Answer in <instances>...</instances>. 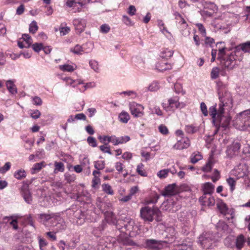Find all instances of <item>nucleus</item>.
<instances>
[{"instance_id":"45","label":"nucleus","mask_w":250,"mask_h":250,"mask_svg":"<svg viewBox=\"0 0 250 250\" xmlns=\"http://www.w3.org/2000/svg\"><path fill=\"white\" fill-rule=\"evenodd\" d=\"M94 167L97 170H101L104 168L105 163L103 161H97L94 162Z\"/></svg>"},{"instance_id":"41","label":"nucleus","mask_w":250,"mask_h":250,"mask_svg":"<svg viewBox=\"0 0 250 250\" xmlns=\"http://www.w3.org/2000/svg\"><path fill=\"white\" fill-rule=\"evenodd\" d=\"M22 39H23V42L26 44V46H30L32 43V40L28 34H23L22 35Z\"/></svg>"},{"instance_id":"6","label":"nucleus","mask_w":250,"mask_h":250,"mask_svg":"<svg viewBox=\"0 0 250 250\" xmlns=\"http://www.w3.org/2000/svg\"><path fill=\"white\" fill-rule=\"evenodd\" d=\"M93 45L89 43H86L81 46L79 44L76 45L74 47L70 48V52L77 55H82L84 53H88L90 52L92 49Z\"/></svg>"},{"instance_id":"34","label":"nucleus","mask_w":250,"mask_h":250,"mask_svg":"<svg viewBox=\"0 0 250 250\" xmlns=\"http://www.w3.org/2000/svg\"><path fill=\"white\" fill-rule=\"evenodd\" d=\"M65 80L67 85H71L74 87L77 85L83 83L82 81L81 80H73L70 78H66Z\"/></svg>"},{"instance_id":"33","label":"nucleus","mask_w":250,"mask_h":250,"mask_svg":"<svg viewBox=\"0 0 250 250\" xmlns=\"http://www.w3.org/2000/svg\"><path fill=\"white\" fill-rule=\"evenodd\" d=\"M175 18L178 21L179 23L181 24L183 26L182 28H185L188 26V24L187 23L186 21L180 14L179 13H176Z\"/></svg>"},{"instance_id":"4","label":"nucleus","mask_w":250,"mask_h":250,"mask_svg":"<svg viewBox=\"0 0 250 250\" xmlns=\"http://www.w3.org/2000/svg\"><path fill=\"white\" fill-rule=\"evenodd\" d=\"M238 120L243 124V129L250 130V109L240 113L238 117L237 122Z\"/></svg>"},{"instance_id":"58","label":"nucleus","mask_w":250,"mask_h":250,"mask_svg":"<svg viewBox=\"0 0 250 250\" xmlns=\"http://www.w3.org/2000/svg\"><path fill=\"white\" fill-rule=\"evenodd\" d=\"M217 227L218 229H222V230L225 231L228 229V226L225 222L220 221L217 224Z\"/></svg>"},{"instance_id":"36","label":"nucleus","mask_w":250,"mask_h":250,"mask_svg":"<svg viewBox=\"0 0 250 250\" xmlns=\"http://www.w3.org/2000/svg\"><path fill=\"white\" fill-rule=\"evenodd\" d=\"M56 220H57V229L59 230L65 229L66 228V224L63 219L58 215Z\"/></svg>"},{"instance_id":"22","label":"nucleus","mask_w":250,"mask_h":250,"mask_svg":"<svg viewBox=\"0 0 250 250\" xmlns=\"http://www.w3.org/2000/svg\"><path fill=\"white\" fill-rule=\"evenodd\" d=\"M175 184L167 186L165 188L164 191L162 193V195L164 196H169L174 195L175 192Z\"/></svg>"},{"instance_id":"26","label":"nucleus","mask_w":250,"mask_h":250,"mask_svg":"<svg viewBox=\"0 0 250 250\" xmlns=\"http://www.w3.org/2000/svg\"><path fill=\"white\" fill-rule=\"evenodd\" d=\"M6 86L9 92L12 94H15L17 93V89L13 81L8 80L6 81Z\"/></svg>"},{"instance_id":"54","label":"nucleus","mask_w":250,"mask_h":250,"mask_svg":"<svg viewBox=\"0 0 250 250\" xmlns=\"http://www.w3.org/2000/svg\"><path fill=\"white\" fill-rule=\"evenodd\" d=\"M11 167L10 163L7 162L5 164V165L0 168V173H4L7 170H8Z\"/></svg>"},{"instance_id":"44","label":"nucleus","mask_w":250,"mask_h":250,"mask_svg":"<svg viewBox=\"0 0 250 250\" xmlns=\"http://www.w3.org/2000/svg\"><path fill=\"white\" fill-rule=\"evenodd\" d=\"M38 29L37 23L35 21H33L29 25V32L31 33L34 34Z\"/></svg>"},{"instance_id":"19","label":"nucleus","mask_w":250,"mask_h":250,"mask_svg":"<svg viewBox=\"0 0 250 250\" xmlns=\"http://www.w3.org/2000/svg\"><path fill=\"white\" fill-rule=\"evenodd\" d=\"M156 67L159 71L163 72L171 69L172 68V64L164 61L157 63Z\"/></svg>"},{"instance_id":"10","label":"nucleus","mask_w":250,"mask_h":250,"mask_svg":"<svg viewBox=\"0 0 250 250\" xmlns=\"http://www.w3.org/2000/svg\"><path fill=\"white\" fill-rule=\"evenodd\" d=\"M21 193L24 201L27 204H31L32 201V195L29 191V185L26 183L23 182L21 188Z\"/></svg>"},{"instance_id":"56","label":"nucleus","mask_w":250,"mask_h":250,"mask_svg":"<svg viewBox=\"0 0 250 250\" xmlns=\"http://www.w3.org/2000/svg\"><path fill=\"white\" fill-rule=\"evenodd\" d=\"M87 142L89 145L92 147H96L97 146L96 141L93 137H88L87 139Z\"/></svg>"},{"instance_id":"12","label":"nucleus","mask_w":250,"mask_h":250,"mask_svg":"<svg viewBox=\"0 0 250 250\" xmlns=\"http://www.w3.org/2000/svg\"><path fill=\"white\" fill-rule=\"evenodd\" d=\"M240 148V144L239 143H233L227 147L226 154L228 157L232 158L237 155Z\"/></svg>"},{"instance_id":"13","label":"nucleus","mask_w":250,"mask_h":250,"mask_svg":"<svg viewBox=\"0 0 250 250\" xmlns=\"http://www.w3.org/2000/svg\"><path fill=\"white\" fill-rule=\"evenodd\" d=\"M58 215L56 214H41L40 215L41 222L46 227H50V223H49L50 220H56Z\"/></svg>"},{"instance_id":"35","label":"nucleus","mask_w":250,"mask_h":250,"mask_svg":"<svg viewBox=\"0 0 250 250\" xmlns=\"http://www.w3.org/2000/svg\"><path fill=\"white\" fill-rule=\"evenodd\" d=\"M44 167L43 163H36L35 165H34L33 167H32L31 169V173L32 174H35L37 172H39L41 169Z\"/></svg>"},{"instance_id":"15","label":"nucleus","mask_w":250,"mask_h":250,"mask_svg":"<svg viewBox=\"0 0 250 250\" xmlns=\"http://www.w3.org/2000/svg\"><path fill=\"white\" fill-rule=\"evenodd\" d=\"M190 145V141L188 138L183 137L178 140L177 142L173 146V147L175 149H183L188 147Z\"/></svg>"},{"instance_id":"57","label":"nucleus","mask_w":250,"mask_h":250,"mask_svg":"<svg viewBox=\"0 0 250 250\" xmlns=\"http://www.w3.org/2000/svg\"><path fill=\"white\" fill-rule=\"evenodd\" d=\"M158 128L159 131L164 135L167 134L168 133V129L165 125H159Z\"/></svg>"},{"instance_id":"3","label":"nucleus","mask_w":250,"mask_h":250,"mask_svg":"<svg viewBox=\"0 0 250 250\" xmlns=\"http://www.w3.org/2000/svg\"><path fill=\"white\" fill-rule=\"evenodd\" d=\"M161 213L160 211L157 208H150L148 207H145L141 208L140 210L141 217L145 221L152 222L153 220V216H157V220L160 221L159 216Z\"/></svg>"},{"instance_id":"48","label":"nucleus","mask_w":250,"mask_h":250,"mask_svg":"<svg viewBox=\"0 0 250 250\" xmlns=\"http://www.w3.org/2000/svg\"><path fill=\"white\" fill-rule=\"evenodd\" d=\"M181 246H182V249L184 250H192V242H187V240L180 244Z\"/></svg>"},{"instance_id":"38","label":"nucleus","mask_w":250,"mask_h":250,"mask_svg":"<svg viewBox=\"0 0 250 250\" xmlns=\"http://www.w3.org/2000/svg\"><path fill=\"white\" fill-rule=\"evenodd\" d=\"M102 188L103 191L108 194L113 195L114 194V191L112 189L111 187L107 184H104L102 185Z\"/></svg>"},{"instance_id":"23","label":"nucleus","mask_w":250,"mask_h":250,"mask_svg":"<svg viewBox=\"0 0 250 250\" xmlns=\"http://www.w3.org/2000/svg\"><path fill=\"white\" fill-rule=\"evenodd\" d=\"M240 50H242L244 52H250V42H247L237 46L235 48V51H236L237 53H238Z\"/></svg>"},{"instance_id":"21","label":"nucleus","mask_w":250,"mask_h":250,"mask_svg":"<svg viewBox=\"0 0 250 250\" xmlns=\"http://www.w3.org/2000/svg\"><path fill=\"white\" fill-rule=\"evenodd\" d=\"M125 234H121L119 237L118 241L124 245L133 246L135 245L133 242Z\"/></svg>"},{"instance_id":"55","label":"nucleus","mask_w":250,"mask_h":250,"mask_svg":"<svg viewBox=\"0 0 250 250\" xmlns=\"http://www.w3.org/2000/svg\"><path fill=\"white\" fill-rule=\"evenodd\" d=\"M110 29L109 26L106 24H104L100 27V31L103 33H108Z\"/></svg>"},{"instance_id":"11","label":"nucleus","mask_w":250,"mask_h":250,"mask_svg":"<svg viewBox=\"0 0 250 250\" xmlns=\"http://www.w3.org/2000/svg\"><path fill=\"white\" fill-rule=\"evenodd\" d=\"M163 242L155 239H146L145 242L146 247L151 250H159L163 248Z\"/></svg>"},{"instance_id":"32","label":"nucleus","mask_w":250,"mask_h":250,"mask_svg":"<svg viewBox=\"0 0 250 250\" xmlns=\"http://www.w3.org/2000/svg\"><path fill=\"white\" fill-rule=\"evenodd\" d=\"M213 160L212 158H210L206 165L202 167V170L206 172L210 171L213 167Z\"/></svg>"},{"instance_id":"8","label":"nucleus","mask_w":250,"mask_h":250,"mask_svg":"<svg viewBox=\"0 0 250 250\" xmlns=\"http://www.w3.org/2000/svg\"><path fill=\"white\" fill-rule=\"evenodd\" d=\"M129 109L132 115L134 117H141L144 115V107L135 102H131L129 104Z\"/></svg>"},{"instance_id":"29","label":"nucleus","mask_w":250,"mask_h":250,"mask_svg":"<svg viewBox=\"0 0 250 250\" xmlns=\"http://www.w3.org/2000/svg\"><path fill=\"white\" fill-rule=\"evenodd\" d=\"M246 242L244 237L242 235H239L236 239V248L240 250Z\"/></svg>"},{"instance_id":"7","label":"nucleus","mask_w":250,"mask_h":250,"mask_svg":"<svg viewBox=\"0 0 250 250\" xmlns=\"http://www.w3.org/2000/svg\"><path fill=\"white\" fill-rule=\"evenodd\" d=\"M236 51H233L222 62L224 66L229 69H232L236 64Z\"/></svg>"},{"instance_id":"42","label":"nucleus","mask_w":250,"mask_h":250,"mask_svg":"<svg viewBox=\"0 0 250 250\" xmlns=\"http://www.w3.org/2000/svg\"><path fill=\"white\" fill-rule=\"evenodd\" d=\"M55 168L54 169V172L57 173L58 171L63 172L64 170V165L62 162L55 163Z\"/></svg>"},{"instance_id":"24","label":"nucleus","mask_w":250,"mask_h":250,"mask_svg":"<svg viewBox=\"0 0 250 250\" xmlns=\"http://www.w3.org/2000/svg\"><path fill=\"white\" fill-rule=\"evenodd\" d=\"M217 207L222 214L225 215L228 213V208L222 200H220L217 202Z\"/></svg>"},{"instance_id":"52","label":"nucleus","mask_w":250,"mask_h":250,"mask_svg":"<svg viewBox=\"0 0 250 250\" xmlns=\"http://www.w3.org/2000/svg\"><path fill=\"white\" fill-rule=\"evenodd\" d=\"M33 49L37 52H39L43 48V45L41 43H35L32 45Z\"/></svg>"},{"instance_id":"49","label":"nucleus","mask_w":250,"mask_h":250,"mask_svg":"<svg viewBox=\"0 0 250 250\" xmlns=\"http://www.w3.org/2000/svg\"><path fill=\"white\" fill-rule=\"evenodd\" d=\"M219 69L218 67L213 68L210 73L211 78L212 79H216L219 76Z\"/></svg>"},{"instance_id":"64","label":"nucleus","mask_w":250,"mask_h":250,"mask_svg":"<svg viewBox=\"0 0 250 250\" xmlns=\"http://www.w3.org/2000/svg\"><path fill=\"white\" fill-rule=\"evenodd\" d=\"M123 21L124 23L127 25L129 26L133 25L132 22L131 21V20L127 16H123Z\"/></svg>"},{"instance_id":"40","label":"nucleus","mask_w":250,"mask_h":250,"mask_svg":"<svg viewBox=\"0 0 250 250\" xmlns=\"http://www.w3.org/2000/svg\"><path fill=\"white\" fill-rule=\"evenodd\" d=\"M144 165L142 163L139 164L137 167V172L138 174L142 176H146L147 174L144 169Z\"/></svg>"},{"instance_id":"62","label":"nucleus","mask_w":250,"mask_h":250,"mask_svg":"<svg viewBox=\"0 0 250 250\" xmlns=\"http://www.w3.org/2000/svg\"><path fill=\"white\" fill-rule=\"evenodd\" d=\"M89 64L91 68L95 71L99 70L98 62L95 61H91L89 62Z\"/></svg>"},{"instance_id":"59","label":"nucleus","mask_w":250,"mask_h":250,"mask_svg":"<svg viewBox=\"0 0 250 250\" xmlns=\"http://www.w3.org/2000/svg\"><path fill=\"white\" fill-rule=\"evenodd\" d=\"M201 110L202 111V113L204 114L205 116H207L208 115V111L207 110V107L206 104L202 102L201 103L200 105Z\"/></svg>"},{"instance_id":"17","label":"nucleus","mask_w":250,"mask_h":250,"mask_svg":"<svg viewBox=\"0 0 250 250\" xmlns=\"http://www.w3.org/2000/svg\"><path fill=\"white\" fill-rule=\"evenodd\" d=\"M98 139L100 140L101 142L104 143L105 145H107L109 142L112 143L113 145L115 146L119 145V141L118 138L115 136H104L103 137L100 136L98 137Z\"/></svg>"},{"instance_id":"9","label":"nucleus","mask_w":250,"mask_h":250,"mask_svg":"<svg viewBox=\"0 0 250 250\" xmlns=\"http://www.w3.org/2000/svg\"><path fill=\"white\" fill-rule=\"evenodd\" d=\"M124 227L121 229V231L124 232L126 235L131 236L132 232L135 230L137 227L135 226V223L132 219L127 220V222L125 221Z\"/></svg>"},{"instance_id":"51","label":"nucleus","mask_w":250,"mask_h":250,"mask_svg":"<svg viewBox=\"0 0 250 250\" xmlns=\"http://www.w3.org/2000/svg\"><path fill=\"white\" fill-rule=\"evenodd\" d=\"M174 89L175 91L177 93H182L183 94H184L185 93L183 91L182 84L179 83H176L174 84Z\"/></svg>"},{"instance_id":"20","label":"nucleus","mask_w":250,"mask_h":250,"mask_svg":"<svg viewBox=\"0 0 250 250\" xmlns=\"http://www.w3.org/2000/svg\"><path fill=\"white\" fill-rule=\"evenodd\" d=\"M200 201L203 205L208 206H213L215 203L214 197L210 195L208 197H206V195L202 196L200 198Z\"/></svg>"},{"instance_id":"47","label":"nucleus","mask_w":250,"mask_h":250,"mask_svg":"<svg viewBox=\"0 0 250 250\" xmlns=\"http://www.w3.org/2000/svg\"><path fill=\"white\" fill-rule=\"evenodd\" d=\"M185 130L188 133H194L198 130L197 127H195L192 125H188L186 126Z\"/></svg>"},{"instance_id":"2","label":"nucleus","mask_w":250,"mask_h":250,"mask_svg":"<svg viewBox=\"0 0 250 250\" xmlns=\"http://www.w3.org/2000/svg\"><path fill=\"white\" fill-rule=\"evenodd\" d=\"M198 242L204 249H209L215 245L216 239L213 233L205 232L199 236Z\"/></svg>"},{"instance_id":"43","label":"nucleus","mask_w":250,"mask_h":250,"mask_svg":"<svg viewBox=\"0 0 250 250\" xmlns=\"http://www.w3.org/2000/svg\"><path fill=\"white\" fill-rule=\"evenodd\" d=\"M227 182L230 187L231 192H232L235 188L236 181L233 178L229 177L227 179Z\"/></svg>"},{"instance_id":"16","label":"nucleus","mask_w":250,"mask_h":250,"mask_svg":"<svg viewBox=\"0 0 250 250\" xmlns=\"http://www.w3.org/2000/svg\"><path fill=\"white\" fill-rule=\"evenodd\" d=\"M86 21L83 19H76L73 21V24L75 27L76 30L79 33L82 32L85 29Z\"/></svg>"},{"instance_id":"27","label":"nucleus","mask_w":250,"mask_h":250,"mask_svg":"<svg viewBox=\"0 0 250 250\" xmlns=\"http://www.w3.org/2000/svg\"><path fill=\"white\" fill-rule=\"evenodd\" d=\"M104 217L108 223L114 224L116 222L115 215L111 211H106L104 213Z\"/></svg>"},{"instance_id":"37","label":"nucleus","mask_w":250,"mask_h":250,"mask_svg":"<svg viewBox=\"0 0 250 250\" xmlns=\"http://www.w3.org/2000/svg\"><path fill=\"white\" fill-rule=\"evenodd\" d=\"M14 176L16 179L21 180L26 177V172L24 170L20 169L15 172Z\"/></svg>"},{"instance_id":"39","label":"nucleus","mask_w":250,"mask_h":250,"mask_svg":"<svg viewBox=\"0 0 250 250\" xmlns=\"http://www.w3.org/2000/svg\"><path fill=\"white\" fill-rule=\"evenodd\" d=\"M169 171L170 169H164L158 171L157 175L161 179L165 178L168 176V174Z\"/></svg>"},{"instance_id":"46","label":"nucleus","mask_w":250,"mask_h":250,"mask_svg":"<svg viewBox=\"0 0 250 250\" xmlns=\"http://www.w3.org/2000/svg\"><path fill=\"white\" fill-rule=\"evenodd\" d=\"M59 68L63 71L72 72L74 70L73 67L69 64L60 65Z\"/></svg>"},{"instance_id":"53","label":"nucleus","mask_w":250,"mask_h":250,"mask_svg":"<svg viewBox=\"0 0 250 250\" xmlns=\"http://www.w3.org/2000/svg\"><path fill=\"white\" fill-rule=\"evenodd\" d=\"M89 161L87 157L83 158V161L81 162V166L83 167H87L88 169V173H90V167L89 166Z\"/></svg>"},{"instance_id":"30","label":"nucleus","mask_w":250,"mask_h":250,"mask_svg":"<svg viewBox=\"0 0 250 250\" xmlns=\"http://www.w3.org/2000/svg\"><path fill=\"white\" fill-rule=\"evenodd\" d=\"M119 120L123 123H127L130 119L128 113L125 111H122L119 116Z\"/></svg>"},{"instance_id":"18","label":"nucleus","mask_w":250,"mask_h":250,"mask_svg":"<svg viewBox=\"0 0 250 250\" xmlns=\"http://www.w3.org/2000/svg\"><path fill=\"white\" fill-rule=\"evenodd\" d=\"M223 114H222L220 120H215L214 122L212 120V122L214 125L216 124V125L219 123V125L226 129L229 125L231 118L229 116H224Z\"/></svg>"},{"instance_id":"1","label":"nucleus","mask_w":250,"mask_h":250,"mask_svg":"<svg viewBox=\"0 0 250 250\" xmlns=\"http://www.w3.org/2000/svg\"><path fill=\"white\" fill-rule=\"evenodd\" d=\"M218 94L220 101L218 108L217 109L216 106H212L209 108V114L213 122L220 120L225 110H229L233 105L231 95L229 92L219 90Z\"/></svg>"},{"instance_id":"25","label":"nucleus","mask_w":250,"mask_h":250,"mask_svg":"<svg viewBox=\"0 0 250 250\" xmlns=\"http://www.w3.org/2000/svg\"><path fill=\"white\" fill-rule=\"evenodd\" d=\"M214 186L209 182L206 183L203 185V191L205 195L207 194L210 195L214 191Z\"/></svg>"},{"instance_id":"60","label":"nucleus","mask_w":250,"mask_h":250,"mask_svg":"<svg viewBox=\"0 0 250 250\" xmlns=\"http://www.w3.org/2000/svg\"><path fill=\"white\" fill-rule=\"evenodd\" d=\"M39 242L40 249L41 250H43V248L47 245V243L44 239L41 237H39Z\"/></svg>"},{"instance_id":"31","label":"nucleus","mask_w":250,"mask_h":250,"mask_svg":"<svg viewBox=\"0 0 250 250\" xmlns=\"http://www.w3.org/2000/svg\"><path fill=\"white\" fill-rule=\"evenodd\" d=\"M173 55V51L168 49L163 50L160 54V56L163 58L167 59Z\"/></svg>"},{"instance_id":"5","label":"nucleus","mask_w":250,"mask_h":250,"mask_svg":"<svg viewBox=\"0 0 250 250\" xmlns=\"http://www.w3.org/2000/svg\"><path fill=\"white\" fill-rule=\"evenodd\" d=\"M168 104L167 105L166 104L163 103L162 106L167 111H173V108H182L185 106L183 103L179 102V97H174L169 99L168 101Z\"/></svg>"},{"instance_id":"63","label":"nucleus","mask_w":250,"mask_h":250,"mask_svg":"<svg viewBox=\"0 0 250 250\" xmlns=\"http://www.w3.org/2000/svg\"><path fill=\"white\" fill-rule=\"evenodd\" d=\"M41 115V113L39 110H35L31 113V117L34 119H37L40 117Z\"/></svg>"},{"instance_id":"14","label":"nucleus","mask_w":250,"mask_h":250,"mask_svg":"<svg viewBox=\"0 0 250 250\" xmlns=\"http://www.w3.org/2000/svg\"><path fill=\"white\" fill-rule=\"evenodd\" d=\"M86 3V0H82L81 1H76L75 0H67L66 4L69 7H72L73 9L76 8L75 12L80 11L81 8Z\"/></svg>"},{"instance_id":"28","label":"nucleus","mask_w":250,"mask_h":250,"mask_svg":"<svg viewBox=\"0 0 250 250\" xmlns=\"http://www.w3.org/2000/svg\"><path fill=\"white\" fill-rule=\"evenodd\" d=\"M190 161L193 164H195L199 160L202 159L203 156L199 152H195L192 153L190 156Z\"/></svg>"},{"instance_id":"61","label":"nucleus","mask_w":250,"mask_h":250,"mask_svg":"<svg viewBox=\"0 0 250 250\" xmlns=\"http://www.w3.org/2000/svg\"><path fill=\"white\" fill-rule=\"evenodd\" d=\"M119 144L126 143L130 140V137L128 136H122L118 138Z\"/></svg>"},{"instance_id":"50","label":"nucleus","mask_w":250,"mask_h":250,"mask_svg":"<svg viewBox=\"0 0 250 250\" xmlns=\"http://www.w3.org/2000/svg\"><path fill=\"white\" fill-rule=\"evenodd\" d=\"M159 88V83L156 82L152 83L148 87L149 90L151 91H155Z\"/></svg>"}]
</instances>
